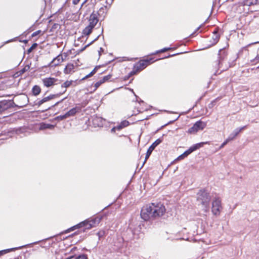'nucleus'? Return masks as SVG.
Returning a JSON list of instances; mask_svg holds the SVG:
<instances>
[{
    "mask_svg": "<svg viewBox=\"0 0 259 259\" xmlns=\"http://www.w3.org/2000/svg\"><path fill=\"white\" fill-rule=\"evenodd\" d=\"M198 195L197 200L203 206L208 207L210 199L209 194L204 190H201Z\"/></svg>",
    "mask_w": 259,
    "mask_h": 259,
    "instance_id": "1",
    "label": "nucleus"
},
{
    "mask_svg": "<svg viewBox=\"0 0 259 259\" xmlns=\"http://www.w3.org/2000/svg\"><path fill=\"white\" fill-rule=\"evenodd\" d=\"M150 206L154 218L162 216L165 211V207L161 204L155 205L152 203Z\"/></svg>",
    "mask_w": 259,
    "mask_h": 259,
    "instance_id": "2",
    "label": "nucleus"
},
{
    "mask_svg": "<svg viewBox=\"0 0 259 259\" xmlns=\"http://www.w3.org/2000/svg\"><path fill=\"white\" fill-rule=\"evenodd\" d=\"M141 217L145 221H149L154 218L150 205L143 207L141 212Z\"/></svg>",
    "mask_w": 259,
    "mask_h": 259,
    "instance_id": "3",
    "label": "nucleus"
},
{
    "mask_svg": "<svg viewBox=\"0 0 259 259\" xmlns=\"http://www.w3.org/2000/svg\"><path fill=\"white\" fill-rule=\"evenodd\" d=\"M100 221V219L99 218H96L94 220L89 221V220H85L84 221H83L81 222L80 223L77 225L76 226H74V227L76 228H81L82 227H85L86 229H90L92 228V227H94L95 226V224L96 223H99Z\"/></svg>",
    "mask_w": 259,
    "mask_h": 259,
    "instance_id": "4",
    "label": "nucleus"
},
{
    "mask_svg": "<svg viewBox=\"0 0 259 259\" xmlns=\"http://www.w3.org/2000/svg\"><path fill=\"white\" fill-rule=\"evenodd\" d=\"M206 125V123L202 121H197L192 127L188 130V133L191 134H195L199 131L203 130Z\"/></svg>",
    "mask_w": 259,
    "mask_h": 259,
    "instance_id": "5",
    "label": "nucleus"
},
{
    "mask_svg": "<svg viewBox=\"0 0 259 259\" xmlns=\"http://www.w3.org/2000/svg\"><path fill=\"white\" fill-rule=\"evenodd\" d=\"M222 207L221 201L219 199H215L212 202L211 211L216 216L220 214Z\"/></svg>",
    "mask_w": 259,
    "mask_h": 259,
    "instance_id": "6",
    "label": "nucleus"
},
{
    "mask_svg": "<svg viewBox=\"0 0 259 259\" xmlns=\"http://www.w3.org/2000/svg\"><path fill=\"white\" fill-rule=\"evenodd\" d=\"M208 144V142H201L198 144H196L192 147H191L188 150L185 151L184 153H183V155L186 157L192 152L196 150L197 149L202 147L204 144Z\"/></svg>",
    "mask_w": 259,
    "mask_h": 259,
    "instance_id": "7",
    "label": "nucleus"
},
{
    "mask_svg": "<svg viewBox=\"0 0 259 259\" xmlns=\"http://www.w3.org/2000/svg\"><path fill=\"white\" fill-rule=\"evenodd\" d=\"M208 144V142H201L198 144H196L192 147H191L188 150L185 151L184 153H183V155L186 157L192 152L196 150L197 149L202 147L204 144Z\"/></svg>",
    "mask_w": 259,
    "mask_h": 259,
    "instance_id": "8",
    "label": "nucleus"
},
{
    "mask_svg": "<svg viewBox=\"0 0 259 259\" xmlns=\"http://www.w3.org/2000/svg\"><path fill=\"white\" fill-rule=\"evenodd\" d=\"M58 81L57 78L54 77H46L42 79V82L44 85L47 87H51L54 85L56 84V82Z\"/></svg>",
    "mask_w": 259,
    "mask_h": 259,
    "instance_id": "9",
    "label": "nucleus"
},
{
    "mask_svg": "<svg viewBox=\"0 0 259 259\" xmlns=\"http://www.w3.org/2000/svg\"><path fill=\"white\" fill-rule=\"evenodd\" d=\"M64 60L65 59L63 58L62 55H59L52 61L51 63L49 65V66H57Z\"/></svg>",
    "mask_w": 259,
    "mask_h": 259,
    "instance_id": "10",
    "label": "nucleus"
},
{
    "mask_svg": "<svg viewBox=\"0 0 259 259\" xmlns=\"http://www.w3.org/2000/svg\"><path fill=\"white\" fill-rule=\"evenodd\" d=\"M162 141L158 139L156 140L152 144V145L149 148V149L147 150L146 156H145V161L149 158V156L151 154L153 150L154 149V148L158 145Z\"/></svg>",
    "mask_w": 259,
    "mask_h": 259,
    "instance_id": "11",
    "label": "nucleus"
},
{
    "mask_svg": "<svg viewBox=\"0 0 259 259\" xmlns=\"http://www.w3.org/2000/svg\"><path fill=\"white\" fill-rule=\"evenodd\" d=\"M89 21V25L94 28V27L96 26V25L97 24V23L99 21V20L98 19V14L93 13L90 16Z\"/></svg>",
    "mask_w": 259,
    "mask_h": 259,
    "instance_id": "12",
    "label": "nucleus"
},
{
    "mask_svg": "<svg viewBox=\"0 0 259 259\" xmlns=\"http://www.w3.org/2000/svg\"><path fill=\"white\" fill-rule=\"evenodd\" d=\"M75 66L72 63H68L64 69V73L66 74L74 72Z\"/></svg>",
    "mask_w": 259,
    "mask_h": 259,
    "instance_id": "13",
    "label": "nucleus"
},
{
    "mask_svg": "<svg viewBox=\"0 0 259 259\" xmlns=\"http://www.w3.org/2000/svg\"><path fill=\"white\" fill-rule=\"evenodd\" d=\"M77 112V109L76 108H73L70 110L68 112H67L66 114L63 115H61L60 116L61 119H64L66 118H68L70 116L74 115Z\"/></svg>",
    "mask_w": 259,
    "mask_h": 259,
    "instance_id": "14",
    "label": "nucleus"
},
{
    "mask_svg": "<svg viewBox=\"0 0 259 259\" xmlns=\"http://www.w3.org/2000/svg\"><path fill=\"white\" fill-rule=\"evenodd\" d=\"M111 76V75H108L107 76H104L102 79H100L99 81L97 82L95 84L96 89L99 87V86L101 85L102 83H104L105 82L107 81L109 79H110Z\"/></svg>",
    "mask_w": 259,
    "mask_h": 259,
    "instance_id": "15",
    "label": "nucleus"
},
{
    "mask_svg": "<svg viewBox=\"0 0 259 259\" xmlns=\"http://www.w3.org/2000/svg\"><path fill=\"white\" fill-rule=\"evenodd\" d=\"M55 97V95H51V96H48V97H45L44 98L42 99H41V100H40L37 104L38 106H40L41 105V104H42L44 103L45 102H46L51 99H53Z\"/></svg>",
    "mask_w": 259,
    "mask_h": 259,
    "instance_id": "16",
    "label": "nucleus"
},
{
    "mask_svg": "<svg viewBox=\"0 0 259 259\" xmlns=\"http://www.w3.org/2000/svg\"><path fill=\"white\" fill-rule=\"evenodd\" d=\"M93 28L94 27L88 25L83 29L82 33L84 35H89L92 32Z\"/></svg>",
    "mask_w": 259,
    "mask_h": 259,
    "instance_id": "17",
    "label": "nucleus"
},
{
    "mask_svg": "<svg viewBox=\"0 0 259 259\" xmlns=\"http://www.w3.org/2000/svg\"><path fill=\"white\" fill-rule=\"evenodd\" d=\"M129 125V122L128 121H126V120H124L123 121H122L120 124L118 126H117V130H120L121 129H122V128L123 127H126L127 126H128Z\"/></svg>",
    "mask_w": 259,
    "mask_h": 259,
    "instance_id": "18",
    "label": "nucleus"
},
{
    "mask_svg": "<svg viewBox=\"0 0 259 259\" xmlns=\"http://www.w3.org/2000/svg\"><path fill=\"white\" fill-rule=\"evenodd\" d=\"M40 88L37 85H35L32 89L33 93L35 96L38 95L40 93Z\"/></svg>",
    "mask_w": 259,
    "mask_h": 259,
    "instance_id": "19",
    "label": "nucleus"
},
{
    "mask_svg": "<svg viewBox=\"0 0 259 259\" xmlns=\"http://www.w3.org/2000/svg\"><path fill=\"white\" fill-rule=\"evenodd\" d=\"M233 134L231 135L220 146V148H222L225 145H226L229 141L233 140L234 139V137H232L231 136Z\"/></svg>",
    "mask_w": 259,
    "mask_h": 259,
    "instance_id": "20",
    "label": "nucleus"
},
{
    "mask_svg": "<svg viewBox=\"0 0 259 259\" xmlns=\"http://www.w3.org/2000/svg\"><path fill=\"white\" fill-rule=\"evenodd\" d=\"M212 39H213V41L212 42L213 44H216L219 39V36L217 32L215 31L213 32Z\"/></svg>",
    "mask_w": 259,
    "mask_h": 259,
    "instance_id": "21",
    "label": "nucleus"
},
{
    "mask_svg": "<svg viewBox=\"0 0 259 259\" xmlns=\"http://www.w3.org/2000/svg\"><path fill=\"white\" fill-rule=\"evenodd\" d=\"M53 128H54V125H53L44 124L42 125H41L40 129V130H44V129H46V128L53 129Z\"/></svg>",
    "mask_w": 259,
    "mask_h": 259,
    "instance_id": "22",
    "label": "nucleus"
},
{
    "mask_svg": "<svg viewBox=\"0 0 259 259\" xmlns=\"http://www.w3.org/2000/svg\"><path fill=\"white\" fill-rule=\"evenodd\" d=\"M245 126L242 127L240 128L236 129L233 133L234 136L232 137H234V139L239 134L240 132H241L244 128Z\"/></svg>",
    "mask_w": 259,
    "mask_h": 259,
    "instance_id": "23",
    "label": "nucleus"
},
{
    "mask_svg": "<svg viewBox=\"0 0 259 259\" xmlns=\"http://www.w3.org/2000/svg\"><path fill=\"white\" fill-rule=\"evenodd\" d=\"M72 84V81H66L65 82H64L62 85L61 87L63 88H67L71 85Z\"/></svg>",
    "mask_w": 259,
    "mask_h": 259,
    "instance_id": "24",
    "label": "nucleus"
},
{
    "mask_svg": "<svg viewBox=\"0 0 259 259\" xmlns=\"http://www.w3.org/2000/svg\"><path fill=\"white\" fill-rule=\"evenodd\" d=\"M7 108L5 107V105L3 103H0V113L3 112L4 111L6 110Z\"/></svg>",
    "mask_w": 259,
    "mask_h": 259,
    "instance_id": "25",
    "label": "nucleus"
},
{
    "mask_svg": "<svg viewBox=\"0 0 259 259\" xmlns=\"http://www.w3.org/2000/svg\"><path fill=\"white\" fill-rule=\"evenodd\" d=\"M96 72V69H94L90 74L87 75L85 77H84L83 79L87 78L93 75Z\"/></svg>",
    "mask_w": 259,
    "mask_h": 259,
    "instance_id": "26",
    "label": "nucleus"
},
{
    "mask_svg": "<svg viewBox=\"0 0 259 259\" xmlns=\"http://www.w3.org/2000/svg\"><path fill=\"white\" fill-rule=\"evenodd\" d=\"M148 61H142L140 63V66L143 67L144 68L146 65H147V64H148Z\"/></svg>",
    "mask_w": 259,
    "mask_h": 259,
    "instance_id": "27",
    "label": "nucleus"
},
{
    "mask_svg": "<svg viewBox=\"0 0 259 259\" xmlns=\"http://www.w3.org/2000/svg\"><path fill=\"white\" fill-rule=\"evenodd\" d=\"M75 259H87V257L84 255H79Z\"/></svg>",
    "mask_w": 259,
    "mask_h": 259,
    "instance_id": "28",
    "label": "nucleus"
},
{
    "mask_svg": "<svg viewBox=\"0 0 259 259\" xmlns=\"http://www.w3.org/2000/svg\"><path fill=\"white\" fill-rule=\"evenodd\" d=\"M36 46V44H34L31 46V48L28 50V52H30L32 50V49H33V48H34Z\"/></svg>",
    "mask_w": 259,
    "mask_h": 259,
    "instance_id": "29",
    "label": "nucleus"
},
{
    "mask_svg": "<svg viewBox=\"0 0 259 259\" xmlns=\"http://www.w3.org/2000/svg\"><path fill=\"white\" fill-rule=\"evenodd\" d=\"M170 49V48H164V49H162L161 50H160L159 51V52H161V53L165 52H166V51H167L168 50H169Z\"/></svg>",
    "mask_w": 259,
    "mask_h": 259,
    "instance_id": "30",
    "label": "nucleus"
},
{
    "mask_svg": "<svg viewBox=\"0 0 259 259\" xmlns=\"http://www.w3.org/2000/svg\"><path fill=\"white\" fill-rule=\"evenodd\" d=\"M185 157L183 155V154H181V155H180L178 158H177V159L178 160H181V159H183L185 158Z\"/></svg>",
    "mask_w": 259,
    "mask_h": 259,
    "instance_id": "31",
    "label": "nucleus"
},
{
    "mask_svg": "<svg viewBox=\"0 0 259 259\" xmlns=\"http://www.w3.org/2000/svg\"><path fill=\"white\" fill-rule=\"evenodd\" d=\"M79 1L80 0H73V4L74 5H77Z\"/></svg>",
    "mask_w": 259,
    "mask_h": 259,
    "instance_id": "32",
    "label": "nucleus"
},
{
    "mask_svg": "<svg viewBox=\"0 0 259 259\" xmlns=\"http://www.w3.org/2000/svg\"><path fill=\"white\" fill-rule=\"evenodd\" d=\"M116 129H117V127H113V128L111 129V132H112V133L115 132Z\"/></svg>",
    "mask_w": 259,
    "mask_h": 259,
    "instance_id": "33",
    "label": "nucleus"
},
{
    "mask_svg": "<svg viewBox=\"0 0 259 259\" xmlns=\"http://www.w3.org/2000/svg\"><path fill=\"white\" fill-rule=\"evenodd\" d=\"M256 58L259 59V54L257 55Z\"/></svg>",
    "mask_w": 259,
    "mask_h": 259,
    "instance_id": "34",
    "label": "nucleus"
},
{
    "mask_svg": "<svg viewBox=\"0 0 259 259\" xmlns=\"http://www.w3.org/2000/svg\"><path fill=\"white\" fill-rule=\"evenodd\" d=\"M257 42H255L254 44H256V43H257Z\"/></svg>",
    "mask_w": 259,
    "mask_h": 259,
    "instance_id": "35",
    "label": "nucleus"
},
{
    "mask_svg": "<svg viewBox=\"0 0 259 259\" xmlns=\"http://www.w3.org/2000/svg\"><path fill=\"white\" fill-rule=\"evenodd\" d=\"M15 259H19V258H15Z\"/></svg>",
    "mask_w": 259,
    "mask_h": 259,
    "instance_id": "36",
    "label": "nucleus"
}]
</instances>
